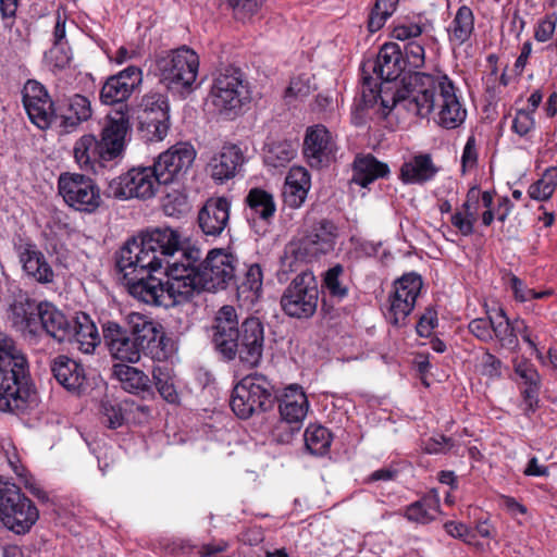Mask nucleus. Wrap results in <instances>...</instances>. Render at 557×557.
Wrapping results in <instances>:
<instances>
[{
    "instance_id": "473e14b6",
    "label": "nucleus",
    "mask_w": 557,
    "mask_h": 557,
    "mask_svg": "<svg viewBox=\"0 0 557 557\" xmlns=\"http://www.w3.org/2000/svg\"><path fill=\"white\" fill-rule=\"evenodd\" d=\"M70 344H75L84 354H91L100 344L101 338L95 322L85 312H77L70 322L69 339Z\"/></svg>"
},
{
    "instance_id": "aec40b11",
    "label": "nucleus",
    "mask_w": 557,
    "mask_h": 557,
    "mask_svg": "<svg viewBox=\"0 0 557 557\" xmlns=\"http://www.w3.org/2000/svg\"><path fill=\"white\" fill-rule=\"evenodd\" d=\"M23 272L39 284L53 282L54 272L46 256L30 238L20 237L13 243Z\"/></svg>"
},
{
    "instance_id": "9b49d317",
    "label": "nucleus",
    "mask_w": 557,
    "mask_h": 557,
    "mask_svg": "<svg viewBox=\"0 0 557 557\" xmlns=\"http://www.w3.org/2000/svg\"><path fill=\"white\" fill-rule=\"evenodd\" d=\"M209 96L219 113L237 115L250 101L249 82L239 67L227 66L214 77Z\"/></svg>"
},
{
    "instance_id": "e433bc0d",
    "label": "nucleus",
    "mask_w": 557,
    "mask_h": 557,
    "mask_svg": "<svg viewBox=\"0 0 557 557\" xmlns=\"http://www.w3.org/2000/svg\"><path fill=\"white\" fill-rule=\"evenodd\" d=\"M244 161V153L237 145L223 146L222 150L210 161L212 178L224 182L234 177Z\"/></svg>"
},
{
    "instance_id": "6e6d98bb",
    "label": "nucleus",
    "mask_w": 557,
    "mask_h": 557,
    "mask_svg": "<svg viewBox=\"0 0 557 557\" xmlns=\"http://www.w3.org/2000/svg\"><path fill=\"white\" fill-rule=\"evenodd\" d=\"M509 286L513 294L515 300L519 302H527L533 299H544L550 297L554 294L552 288L542 292H536L532 288H529L521 278L513 274L509 278Z\"/></svg>"
},
{
    "instance_id": "7c9ffc66",
    "label": "nucleus",
    "mask_w": 557,
    "mask_h": 557,
    "mask_svg": "<svg viewBox=\"0 0 557 557\" xmlns=\"http://www.w3.org/2000/svg\"><path fill=\"white\" fill-rule=\"evenodd\" d=\"M41 312L38 321V336L46 334L58 343H65L69 339L72 317L48 300H42Z\"/></svg>"
},
{
    "instance_id": "3c124183",
    "label": "nucleus",
    "mask_w": 557,
    "mask_h": 557,
    "mask_svg": "<svg viewBox=\"0 0 557 557\" xmlns=\"http://www.w3.org/2000/svg\"><path fill=\"white\" fill-rule=\"evenodd\" d=\"M557 188V166L547 168L541 178L529 186L528 195L537 201L548 200Z\"/></svg>"
},
{
    "instance_id": "6e6552de",
    "label": "nucleus",
    "mask_w": 557,
    "mask_h": 557,
    "mask_svg": "<svg viewBox=\"0 0 557 557\" xmlns=\"http://www.w3.org/2000/svg\"><path fill=\"white\" fill-rule=\"evenodd\" d=\"M200 60L198 53L183 45L162 51L156 57V67L160 82L172 91L188 95L194 90Z\"/></svg>"
},
{
    "instance_id": "49530a36",
    "label": "nucleus",
    "mask_w": 557,
    "mask_h": 557,
    "mask_svg": "<svg viewBox=\"0 0 557 557\" xmlns=\"http://www.w3.org/2000/svg\"><path fill=\"white\" fill-rule=\"evenodd\" d=\"M496 338L502 348L516 352L520 348L516 330V319L510 320L503 308L498 309L493 327V338Z\"/></svg>"
},
{
    "instance_id": "0eeeda50",
    "label": "nucleus",
    "mask_w": 557,
    "mask_h": 557,
    "mask_svg": "<svg viewBox=\"0 0 557 557\" xmlns=\"http://www.w3.org/2000/svg\"><path fill=\"white\" fill-rule=\"evenodd\" d=\"M442 76L409 72L393 95V106H401L409 113L425 119L433 112L442 94Z\"/></svg>"
},
{
    "instance_id": "6ab92c4d",
    "label": "nucleus",
    "mask_w": 557,
    "mask_h": 557,
    "mask_svg": "<svg viewBox=\"0 0 557 557\" xmlns=\"http://www.w3.org/2000/svg\"><path fill=\"white\" fill-rule=\"evenodd\" d=\"M196 158L194 147L188 143H178L158 156L151 165L161 185L177 181L186 173Z\"/></svg>"
},
{
    "instance_id": "603ef678",
    "label": "nucleus",
    "mask_w": 557,
    "mask_h": 557,
    "mask_svg": "<svg viewBox=\"0 0 557 557\" xmlns=\"http://www.w3.org/2000/svg\"><path fill=\"white\" fill-rule=\"evenodd\" d=\"M302 246L299 242L290 243L285 248L284 257L281 260L282 271L287 272H298L305 271L306 269H301L304 264L313 261V258L309 253H305L301 250Z\"/></svg>"
},
{
    "instance_id": "58836bf2",
    "label": "nucleus",
    "mask_w": 557,
    "mask_h": 557,
    "mask_svg": "<svg viewBox=\"0 0 557 557\" xmlns=\"http://www.w3.org/2000/svg\"><path fill=\"white\" fill-rule=\"evenodd\" d=\"M137 131L146 143L163 140L170 129V112H137Z\"/></svg>"
},
{
    "instance_id": "f3484780",
    "label": "nucleus",
    "mask_w": 557,
    "mask_h": 557,
    "mask_svg": "<svg viewBox=\"0 0 557 557\" xmlns=\"http://www.w3.org/2000/svg\"><path fill=\"white\" fill-rule=\"evenodd\" d=\"M159 186L161 184L152 166H134L113 178L109 183L108 191L121 200L132 198L147 200L157 194Z\"/></svg>"
},
{
    "instance_id": "37998d69",
    "label": "nucleus",
    "mask_w": 557,
    "mask_h": 557,
    "mask_svg": "<svg viewBox=\"0 0 557 557\" xmlns=\"http://www.w3.org/2000/svg\"><path fill=\"white\" fill-rule=\"evenodd\" d=\"M448 41L453 46L461 47L474 34V14L470 7L460 5L447 28Z\"/></svg>"
},
{
    "instance_id": "72a5a7b5",
    "label": "nucleus",
    "mask_w": 557,
    "mask_h": 557,
    "mask_svg": "<svg viewBox=\"0 0 557 557\" xmlns=\"http://www.w3.org/2000/svg\"><path fill=\"white\" fill-rule=\"evenodd\" d=\"M438 170L430 153H418L401 164L399 180L406 185H423L432 181Z\"/></svg>"
},
{
    "instance_id": "c85d7f7f",
    "label": "nucleus",
    "mask_w": 557,
    "mask_h": 557,
    "mask_svg": "<svg viewBox=\"0 0 557 557\" xmlns=\"http://www.w3.org/2000/svg\"><path fill=\"white\" fill-rule=\"evenodd\" d=\"M42 301L28 296H20L10 305V317L13 326L25 336L38 337V321Z\"/></svg>"
},
{
    "instance_id": "4d7b16f0",
    "label": "nucleus",
    "mask_w": 557,
    "mask_h": 557,
    "mask_svg": "<svg viewBox=\"0 0 557 557\" xmlns=\"http://www.w3.org/2000/svg\"><path fill=\"white\" fill-rule=\"evenodd\" d=\"M404 58L406 62V66L408 65L411 69L418 70L424 66L425 64V49H424V40H410L405 44L404 49Z\"/></svg>"
},
{
    "instance_id": "774afa93",
    "label": "nucleus",
    "mask_w": 557,
    "mask_h": 557,
    "mask_svg": "<svg viewBox=\"0 0 557 557\" xmlns=\"http://www.w3.org/2000/svg\"><path fill=\"white\" fill-rule=\"evenodd\" d=\"M438 326L437 311L434 307L425 308L424 312L420 315L416 331L420 337H430L433 331Z\"/></svg>"
},
{
    "instance_id": "20e7f679",
    "label": "nucleus",
    "mask_w": 557,
    "mask_h": 557,
    "mask_svg": "<svg viewBox=\"0 0 557 557\" xmlns=\"http://www.w3.org/2000/svg\"><path fill=\"white\" fill-rule=\"evenodd\" d=\"M120 264V258L115 257V271L121 275L122 283L126 287L129 295L134 298L154 306L170 307L188 302L187 296L177 292L175 285L183 283L182 273L184 269H180L178 261L169 264V269L163 271L166 282L156 275L162 269H151L149 265L141 269L145 263L132 262L127 267Z\"/></svg>"
},
{
    "instance_id": "5fc2aeb1",
    "label": "nucleus",
    "mask_w": 557,
    "mask_h": 557,
    "mask_svg": "<svg viewBox=\"0 0 557 557\" xmlns=\"http://www.w3.org/2000/svg\"><path fill=\"white\" fill-rule=\"evenodd\" d=\"M162 208L166 215L180 218L190 209L188 196L183 189H172L162 200Z\"/></svg>"
},
{
    "instance_id": "423d86ee",
    "label": "nucleus",
    "mask_w": 557,
    "mask_h": 557,
    "mask_svg": "<svg viewBox=\"0 0 557 557\" xmlns=\"http://www.w3.org/2000/svg\"><path fill=\"white\" fill-rule=\"evenodd\" d=\"M180 233L171 227L148 228L138 237L128 239L116 252L120 264L145 263L151 269H169L170 263L183 260Z\"/></svg>"
},
{
    "instance_id": "a878e982",
    "label": "nucleus",
    "mask_w": 557,
    "mask_h": 557,
    "mask_svg": "<svg viewBox=\"0 0 557 557\" xmlns=\"http://www.w3.org/2000/svg\"><path fill=\"white\" fill-rule=\"evenodd\" d=\"M302 152L311 168L326 165L333 154L330 131L322 124L309 126L306 129Z\"/></svg>"
},
{
    "instance_id": "bf43d9fd",
    "label": "nucleus",
    "mask_w": 557,
    "mask_h": 557,
    "mask_svg": "<svg viewBox=\"0 0 557 557\" xmlns=\"http://www.w3.org/2000/svg\"><path fill=\"white\" fill-rule=\"evenodd\" d=\"M230 548V543L225 540L212 541L200 546L191 545L189 543L182 544V549L186 553H191L197 549L199 557H213L218 554L224 553Z\"/></svg>"
},
{
    "instance_id": "69168bd1",
    "label": "nucleus",
    "mask_w": 557,
    "mask_h": 557,
    "mask_svg": "<svg viewBox=\"0 0 557 557\" xmlns=\"http://www.w3.org/2000/svg\"><path fill=\"white\" fill-rule=\"evenodd\" d=\"M228 5L233 9L234 15L237 20H246L255 15L265 0H226Z\"/></svg>"
},
{
    "instance_id": "1a4fd4ad",
    "label": "nucleus",
    "mask_w": 557,
    "mask_h": 557,
    "mask_svg": "<svg viewBox=\"0 0 557 557\" xmlns=\"http://www.w3.org/2000/svg\"><path fill=\"white\" fill-rule=\"evenodd\" d=\"M277 399L274 385L263 374L255 373L242 379L233 388L230 400L232 411L243 420L271 410Z\"/></svg>"
},
{
    "instance_id": "bb28decb",
    "label": "nucleus",
    "mask_w": 557,
    "mask_h": 557,
    "mask_svg": "<svg viewBox=\"0 0 557 557\" xmlns=\"http://www.w3.org/2000/svg\"><path fill=\"white\" fill-rule=\"evenodd\" d=\"M73 154L81 170L94 174H99L110 162H114L107 157L106 149L92 134H85L75 141Z\"/></svg>"
},
{
    "instance_id": "c03bdc74",
    "label": "nucleus",
    "mask_w": 557,
    "mask_h": 557,
    "mask_svg": "<svg viewBox=\"0 0 557 557\" xmlns=\"http://www.w3.org/2000/svg\"><path fill=\"white\" fill-rule=\"evenodd\" d=\"M440 507L438 494L435 490H432L417 502L408 505L405 510V517L409 521L426 524L435 519Z\"/></svg>"
},
{
    "instance_id": "2f4dec72",
    "label": "nucleus",
    "mask_w": 557,
    "mask_h": 557,
    "mask_svg": "<svg viewBox=\"0 0 557 557\" xmlns=\"http://www.w3.org/2000/svg\"><path fill=\"white\" fill-rule=\"evenodd\" d=\"M513 371L525 385L521 389V396L525 406L524 414H533L537 410L540 403L541 375L534 363L527 358L516 361L513 363Z\"/></svg>"
},
{
    "instance_id": "09e8293b",
    "label": "nucleus",
    "mask_w": 557,
    "mask_h": 557,
    "mask_svg": "<svg viewBox=\"0 0 557 557\" xmlns=\"http://www.w3.org/2000/svg\"><path fill=\"white\" fill-rule=\"evenodd\" d=\"M332 441V433L321 424H309L304 433L305 449L312 456H325L330 451Z\"/></svg>"
},
{
    "instance_id": "052dcab7",
    "label": "nucleus",
    "mask_w": 557,
    "mask_h": 557,
    "mask_svg": "<svg viewBox=\"0 0 557 557\" xmlns=\"http://www.w3.org/2000/svg\"><path fill=\"white\" fill-rule=\"evenodd\" d=\"M495 319L488 318H476L470 321L468 329L469 332L483 343H490L493 341V327Z\"/></svg>"
},
{
    "instance_id": "c9c22d12",
    "label": "nucleus",
    "mask_w": 557,
    "mask_h": 557,
    "mask_svg": "<svg viewBox=\"0 0 557 557\" xmlns=\"http://www.w3.org/2000/svg\"><path fill=\"white\" fill-rule=\"evenodd\" d=\"M352 178L355 183L366 188L379 178H385L389 175L387 163L377 160L373 154H357L351 165Z\"/></svg>"
},
{
    "instance_id": "ea45409f",
    "label": "nucleus",
    "mask_w": 557,
    "mask_h": 557,
    "mask_svg": "<svg viewBox=\"0 0 557 557\" xmlns=\"http://www.w3.org/2000/svg\"><path fill=\"white\" fill-rule=\"evenodd\" d=\"M343 272V265L336 264L330 268L324 274L323 287L326 289L327 296L322 299V309L331 319H335L341 315L339 310L335 308V305L347 295V287L342 286L339 282V276Z\"/></svg>"
},
{
    "instance_id": "8fccbe9b",
    "label": "nucleus",
    "mask_w": 557,
    "mask_h": 557,
    "mask_svg": "<svg viewBox=\"0 0 557 557\" xmlns=\"http://www.w3.org/2000/svg\"><path fill=\"white\" fill-rule=\"evenodd\" d=\"M152 379L158 393L166 403H180V395L174 384L173 370L168 364L154 366Z\"/></svg>"
},
{
    "instance_id": "4468645a",
    "label": "nucleus",
    "mask_w": 557,
    "mask_h": 557,
    "mask_svg": "<svg viewBox=\"0 0 557 557\" xmlns=\"http://www.w3.org/2000/svg\"><path fill=\"white\" fill-rule=\"evenodd\" d=\"M127 323L143 355L153 361H165L172 356L174 341L165 334L160 323L138 312L129 313Z\"/></svg>"
},
{
    "instance_id": "4be33fe9",
    "label": "nucleus",
    "mask_w": 557,
    "mask_h": 557,
    "mask_svg": "<svg viewBox=\"0 0 557 557\" xmlns=\"http://www.w3.org/2000/svg\"><path fill=\"white\" fill-rule=\"evenodd\" d=\"M131 129L127 113L119 111L109 114L100 132V144L106 149L107 157L114 162L121 160L126 149V136Z\"/></svg>"
},
{
    "instance_id": "de8ad7c7",
    "label": "nucleus",
    "mask_w": 557,
    "mask_h": 557,
    "mask_svg": "<svg viewBox=\"0 0 557 557\" xmlns=\"http://www.w3.org/2000/svg\"><path fill=\"white\" fill-rule=\"evenodd\" d=\"M113 372L121 382L123 389L128 393L139 394L150 389L148 375L137 368L127 364H114Z\"/></svg>"
},
{
    "instance_id": "e2e57ef3",
    "label": "nucleus",
    "mask_w": 557,
    "mask_h": 557,
    "mask_svg": "<svg viewBox=\"0 0 557 557\" xmlns=\"http://www.w3.org/2000/svg\"><path fill=\"white\" fill-rule=\"evenodd\" d=\"M170 112L168 97L160 92H149L141 98L138 112L154 113V111Z\"/></svg>"
},
{
    "instance_id": "a19ab883",
    "label": "nucleus",
    "mask_w": 557,
    "mask_h": 557,
    "mask_svg": "<svg viewBox=\"0 0 557 557\" xmlns=\"http://www.w3.org/2000/svg\"><path fill=\"white\" fill-rule=\"evenodd\" d=\"M236 286L237 297L245 302L255 304L259 300L262 294L263 285V271L259 263H251L246 265V271L243 277L232 282Z\"/></svg>"
},
{
    "instance_id": "864d4df0",
    "label": "nucleus",
    "mask_w": 557,
    "mask_h": 557,
    "mask_svg": "<svg viewBox=\"0 0 557 557\" xmlns=\"http://www.w3.org/2000/svg\"><path fill=\"white\" fill-rule=\"evenodd\" d=\"M399 0H375L368 17V30L373 34L380 30L388 17H391L397 9Z\"/></svg>"
},
{
    "instance_id": "cd10ccee",
    "label": "nucleus",
    "mask_w": 557,
    "mask_h": 557,
    "mask_svg": "<svg viewBox=\"0 0 557 557\" xmlns=\"http://www.w3.org/2000/svg\"><path fill=\"white\" fill-rule=\"evenodd\" d=\"M442 94L436 104L440 107L436 122L443 128L455 129L465 122L467 110L462 108L455 85L446 74L442 75Z\"/></svg>"
},
{
    "instance_id": "5701e85b",
    "label": "nucleus",
    "mask_w": 557,
    "mask_h": 557,
    "mask_svg": "<svg viewBox=\"0 0 557 557\" xmlns=\"http://www.w3.org/2000/svg\"><path fill=\"white\" fill-rule=\"evenodd\" d=\"M338 235V227L335 223L327 219H321L314 222L298 242L305 253H309L313 260H318L321 256L335 249Z\"/></svg>"
},
{
    "instance_id": "680f3d73",
    "label": "nucleus",
    "mask_w": 557,
    "mask_h": 557,
    "mask_svg": "<svg viewBox=\"0 0 557 557\" xmlns=\"http://www.w3.org/2000/svg\"><path fill=\"white\" fill-rule=\"evenodd\" d=\"M455 446L454 440L444 434L429 437L421 443V449L429 455L446 454Z\"/></svg>"
},
{
    "instance_id": "f704fd0d",
    "label": "nucleus",
    "mask_w": 557,
    "mask_h": 557,
    "mask_svg": "<svg viewBox=\"0 0 557 557\" xmlns=\"http://www.w3.org/2000/svg\"><path fill=\"white\" fill-rule=\"evenodd\" d=\"M245 212L248 220H260L270 224L276 213L274 196L262 187H252L245 199Z\"/></svg>"
},
{
    "instance_id": "393cba45",
    "label": "nucleus",
    "mask_w": 557,
    "mask_h": 557,
    "mask_svg": "<svg viewBox=\"0 0 557 557\" xmlns=\"http://www.w3.org/2000/svg\"><path fill=\"white\" fill-rule=\"evenodd\" d=\"M231 201L225 197H210L198 211L197 223L207 237H219L227 227Z\"/></svg>"
},
{
    "instance_id": "79ce46f5",
    "label": "nucleus",
    "mask_w": 557,
    "mask_h": 557,
    "mask_svg": "<svg viewBox=\"0 0 557 557\" xmlns=\"http://www.w3.org/2000/svg\"><path fill=\"white\" fill-rule=\"evenodd\" d=\"M67 112V114L59 113L57 123L64 132L71 133L83 122H86L91 117V102L86 96L75 94L69 99Z\"/></svg>"
},
{
    "instance_id": "a18cd8bd",
    "label": "nucleus",
    "mask_w": 557,
    "mask_h": 557,
    "mask_svg": "<svg viewBox=\"0 0 557 557\" xmlns=\"http://www.w3.org/2000/svg\"><path fill=\"white\" fill-rule=\"evenodd\" d=\"M297 143L293 140H276L264 147L263 161L270 168H285L297 154Z\"/></svg>"
},
{
    "instance_id": "338daca9",
    "label": "nucleus",
    "mask_w": 557,
    "mask_h": 557,
    "mask_svg": "<svg viewBox=\"0 0 557 557\" xmlns=\"http://www.w3.org/2000/svg\"><path fill=\"white\" fill-rule=\"evenodd\" d=\"M535 128V119L525 109H518L511 123V131L520 137L528 136Z\"/></svg>"
},
{
    "instance_id": "b1692460",
    "label": "nucleus",
    "mask_w": 557,
    "mask_h": 557,
    "mask_svg": "<svg viewBox=\"0 0 557 557\" xmlns=\"http://www.w3.org/2000/svg\"><path fill=\"white\" fill-rule=\"evenodd\" d=\"M103 338L114 359L129 363L140 360L143 351L131 330L127 331L116 322L109 321L103 325Z\"/></svg>"
},
{
    "instance_id": "c756f323",
    "label": "nucleus",
    "mask_w": 557,
    "mask_h": 557,
    "mask_svg": "<svg viewBox=\"0 0 557 557\" xmlns=\"http://www.w3.org/2000/svg\"><path fill=\"white\" fill-rule=\"evenodd\" d=\"M51 372L57 382L67 392L79 395L86 383V373L82 363L60 355L51 361Z\"/></svg>"
},
{
    "instance_id": "2eb2a0df",
    "label": "nucleus",
    "mask_w": 557,
    "mask_h": 557,
    "mask_svg": "<svg viewBox=\"0 0 557 557\" xmlns=\"http://www.w3.org/2000/svg\"><path fill=\"white\" fill-rule=\"evenodd\" d=\"M422 286V277L416 272L405 273L394 281L383 310L384 318L391 325L397 329L407 325L408 317L414 309Z\"/></svg>"
},
{
    "instance_id": "13d9d810",
    "label": "nucleus",
    "mask_w": 557,
    "mask_h": 557,
    "mask_svg": "<svg viewBox=\"0 0 557 557\" xmlns=\"http://www.w3.org/2000/svg\"><path fill=\"white\" fill-rule=\"evenodd\" d=\"M503 361L497 358L494 354H492L488 349H486L481 358L480 362V373L482 376L496 381L503 376Z\"/></svg>"
},
{
    "instance_id": "412c9836",
    "label": "nucleus",
    "mask_w": 557,
    "mask_h": 557,
    "mask_svg": "<svg viewBox=\"0 0 557 557\" xmlns=\"http://www.w3.org/2000/svg\"><path fill=\"white\" fill-rule=\"evenodd\" d=\"M143 72L135 65H129L117 74L109 76L100 89V101L103 104L123 103L141 84Z\"/></svg>"
},
{
    "instance_id": "f03ea898",
    "label": "nucleus",
    "mask_w": 557,
    "mask_h": 557,
    "mask_svg": "<svg viewBox=\"0 0 557 557\" xmlns=\"http://www.w3.org/2000/svg\"><path fill=\"white\" fill-rule=\"evenodd\" d=\"M238 259L223 249H212L205 260H201V251L196 247H188L183 252V260L178 261L183 283H177L175 288L185 294L191 301L202 292H215L226 288L235 281V272Z\"/></svg>"
},
{
    "instance_id": "ddd939ff",
    "label": "nucleus",
    "mask_w": 557,
    "mask_h": 557,
    "mask_svg": "<svg viewBox=\"0 0 557 557\" xmlns=\"http://www.w3.org/2000/svg\"><path fill=\"white\" fill-rule=\"evenodd\" d=\"M276 403H278L281 419L272 434L277 443L289 444L302 428L309 401L302 388L294 384L277 395Z\"/></svg>"
},
{
    "instance_id": "9d476101",
    "label": "nucleus",
    "mask_w": 557,
    "mask_h": 557,
    "mask_svg": "<svg viewBox=\"0 0 557 557\" xmlns=\"http://www.w3.org/2000/svg\"><path fill=\"white\" fill-rule=\"evenodd\" d=\"M39 519V510L18 485L0 478V521L16 535H25Z\"/></svg>"
},
{
    "instance_id": "4c0bfd02",
    "label": "nucleus",
    "mask_w": 557,
    "mask_h": 557,
    "mask_svg": "<svg viewBox=\"0 0 557 557\" xmlns=\"http://www.w3.org/2000/svg\"><path fill=\"white\" fill-rule=\"evenodd\" d=\"M310 174L302 166H293L288 171L284 184V202L289 208H300L310 189Z\"/></svg>"
},
{
    "instance_id": "7ed1b4c3",
    "label": "nucleus",
    "mask_w": 557,
    "mask_h": 557,
    "mask_svg": "<svg viewBox=\"0 0 557 557\" xmlns=\"http://www.w3.org/2000/svg\"><path fill=\"white\" fill-rule=\"evenodd\" d=\"M360 87L354 99V124L364 123L368 110L372 109L379 99L387 108L381 96L380 81L391 83L396 81L406 70L404 52L396 42L384 44L376 54L364 57L360 64Z\"/></svg>"
},
{
    "instance_id": "dca6fc26",
    "label": "nucleus",
    "mask_w": 557,
    "mask_h": 557,
    "mask_svg": "<svg viewBox=\"0 0 557 557\" xmlns=\"http://www.w3.org/2000/svg\"><path fill=\"white\" fill-rule=\"evenodd\" d=\"M58 189L64 202L75 211L91 214L103 202L96 181L82 173H62L58 180Z\"/></svg>"
},
{
    "instance_id": "a211bd4d",
    "label": "nucleus",
    "mask_w": 557,
    "mask_h": 557,
    "mask_svg": "<svg viewBox=\"0 0 557 557\" xmlns=\"http://www.w3.org/2000/svg\"><path fill=\"white\" fill-rule=\"evenodd\" d=\"M23 104L33 124L46 129L57 124L59 111L47 89L39 82L29 79L23 89Z\"/></svg>"
},
{
    "instance_id": "0e129e2a",
    "label": "nucleus",
    "mask_w": 557,
    "mask_h": 557,
    "mask_svg": "<svg viewBox=\"0 0 557 557\" xmlns=\"http://www.w3.org/2000/svg\"><path fill=\"white\" fill-rule=\"evenodd\" d=\"M102 423L112 430L123 425L125 416L120 404L102 403Z\"/></svg>"
},
{
    "instance_id": "f8f14e48",
    "label": "nucleus",
    "mask_w": 557,
    "mask_h": 557,
    "mask_svg": "<svg viewBox=\"0 0 557 557\" xmlns=\"http://www.w3.org/2000/svg\"><path fill=\"white\" fill-rule=\"evenodd\" d=\"M320 298L317 277L310 270L301 271L285 287L280 305L289 318L304 320L314 315Z\"/></svg>"
},
{
    "instance_id": "f257e3e1",
    "label": "nucleus",
    "mask_w": 557,
    "mask_h": 557,
    "mask_svg": "<svg viewBox=\"0 0 557 557\" xmlns=\"http://www.w3.org/2000/svg\"><path fill=\"white\" fill-rule=\"evenodd\" d=\"M212 344L224 361L236 358L250 369L257 368L264 349V323L258 317H247L238 322L236 309L223 306L218 311L212 326Z\"/></svg>"
},
{
    "instance_id": "39448f33",
    "label": "nucleus",
    "mask_w": 557,
    "mask_h": 557,
    "mask_svg": "<svg viewBox=\"0 0 557 557\" xmlns=\"http://www.w3.org/2000/svg\"><path fill=\"white\" fill-rule=\"evenodd\" d=\"M34 396L26 357L11 337L0 332V411L25 413Z\"/></svg>"
}]
</instances>
